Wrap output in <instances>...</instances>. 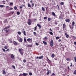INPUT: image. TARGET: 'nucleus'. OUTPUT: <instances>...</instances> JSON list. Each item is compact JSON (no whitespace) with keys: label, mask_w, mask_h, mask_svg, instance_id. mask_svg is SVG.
Listing matches in <instances>:
<instances>
[{"label":"nucleus","mask_w":76,"mask_h":76,"mask_svg":"<svg viewBox=\"0 0 76 76\" xmlns=\"http://www.w3.org/2000/svg\"><path fill=\"white\" fill-rule=\"evenodd\" d=\"M12 67H13V69H16L15 66L14 65L12 66Z\"/></svg>","instance_id":"nucleus-41"},{"label":"nucleus","mask_w":76,"mask_h":76,"mask_svg":"<svg viewBox=\"0 0 76 76\" xmlns=\"http://www.w3.org/2000/svg\"><path fill=\"white\" fill-rule=\"evenodd\" d=\"M22 50H23V49H22V48L18 49V51L19 53H20V54H21V55H23V51H22Z\"/></svg>","instance_id":"nucleus-1"},{"label":"nucleus","mask_w":76,"mask_h":76,"mask_svg":"<svg viewBox=\"0 0 76 76\" xmlns=\"http://www.w3.org/2000/svg\"><path fill=\"white\" fill-rule=\"evenodd\" d=\"M16 13L17 15H20V12H17Z\"/></svg>","instance_id":"nucleus-22"},{"label":"nucleus","mask_w":76,"mask_h":76,"mask_svg":"<svg viewBox=\"0 0 76 76\" xmlns=\"http://www.w3.org/2000/svg\"><path fill=\"white\" fill-rule=\"evenodd\" d=\"M49 29H50V31L52 32H53V30L51 29V28H50Z\"/></svg>","instance_id":"nucleus-54"},{"label":"nucleus","mask_w":76,"mask_h":76,"mask_svg":"<svg viewBox=\"0 0 76 76\" xmlns=\"http://www.w3.org/2000/svg\"><path fill=\"white\" fill-rule=\"evenodd\" d=\"M37 26H36L34 27V31H36L37 30L36 29V28H37Z\"/></svg>","instance_id":"nucleus-43"},{"label":"nucleus","mask_w":76,"mask_h":76,"mask_svg":"<svg viewBox=\"0 0 76 76\" xmlns=\"http://www.w3.org/2000/svg\"><path fill=\"white\" fill-rule=\"evenodd\" d=\"M42 42L45 45H47V42L44 41H42Z\"/></svg>","instance_id":"nucleus-14"},{"label":"nucleus","mask_w":76,"mask_h":76,"mask_svg":"<svg viewBox=\"0 0 76 76\" xmlns=\"http://www.w3.org/2000/svg\"><path fill=\"white\" fill-rule=\"evenodd\" d=\"M72 63H71V65H70V67H72Z\"/></svg>","instance_id":"nucleus-55"},{"label":"nucleus","mask_w":76,"mask_h":76,"mask_svg":"<svg viewBox=\"0 0 76 76\" xmlns=\"http://www.w3.org/2000/svg\"><path fill=\"white\" fill-rule=\"evenodd\" d=\"M66 60H67V61H70V59L69 58H67L66 59Z\"/></svg>","instance_id":"nucleus-21"},{"label":"nucleus","mask_w":76,"mask_h":76,"mask_svg":"<svg viewBox=\"0 0 76 76\" xmlns=\"http://www.w3.org/2000/svg\"><path fill=\"white\" fill-rule=\"evenodd\" d=\"M23 7V6H21L20 7V9H22V8Z\"/></svg>","instance_id":"nucleus-51"},{"label":"nucleus","mask_w":76,"mask_h":76,"mask_svg":"<svg viewBox=\"0 0 76 76\" xmlns=\"http://www.w3.org/2000/svg\"><path fill=\"white\" fill-rule=\"evenodd\" d=\"M24 42H25L26 43V42H26V39L24 38Z\"/></svg>","instance_id":"nucleus-36"},{"label":"nucleus","mask_w":76,"mask_h":76,"mask_svg":"<svg viewBox=\"0 0 76 76\" xmlns=\"http://www.w3.org/2000/svg\"><path fill=\"white\" fill-rule=\"evenodd\" d=\"M32 1H32V0H31V1H30V3H32Z\"/></svg>","instance_id":"nucleus-63"},{"label":"nucleus","mask_w":76,"mask_h":76,"mask_svg":"<svg viewBox=\"0 0 76 76\" xmlns=\"http://www.w3.org/2000/svg\"><path fill=\"white\" fill-rule=\"evenodd\" d=\"M57 6H58V9H59V6H58V5H57Z\"/></svg>","instance_id":"nucleus-62"},{"label":"nucleus","mask_w":76,"mask_h":76,"mask_svg":"<svg viewBox=\"0 0 76 76\" xmlns=\"http://www.w3.org/2000/svg\"><path fill=\"white\" fill-rule=\"evenodd\" d=\"M69 35L67 34L66 35V38H69Z\"/></svg>","instance_id":"nucleus-45"},{"label":"nucleus","mask_w":76,"mask_h":76,"mask_svg":"<svg viewBox=\"0 0 76 76\" xmlns=\"http://www.w3.org/2000/svg\"><path fill=\"white\" fill-rule=\"evenodd\" d=\"M52 15H53V16H56V14H55V13H54V12H52Z\"/></svg>","instance_id":"nucleus-16"},{"label":"nucleus","mask_w":76,"mask_h":76,"mask_svg":"<svg viewBox=\"0 0 76 76\" xmlns=\"http://www.w3.org/2000/svg\"><path fill=\"white\" fill-rule=\"evenodd\" d=\"M69 27H70V29H73L74 28L73 26H72V27L71 28L70 26H69Z\"/></svg>","instance_id":"nucleus-44"},{"label":"nucleus","mask_w":76,"mask_h":76,"mask_svg":"<svg viewBox=\"0 0 76 76\" xmlns=\"http://www.w3.org/2000/svg\"><path fill=\"white\" fill-rule=\"evenodd\" d=\"M57 24L58 23L57 22L55 23V25H57Z\"/></svg>","instance_id":"nucleus-58"},{"label":"nucleus","mask_w":76,"mask_h":76,"mask_svg":"<svg viewBox=\"0 0 76 76\" xmlns=\"http://www.w3.org/2000/svg\"><path fill=\"white\" fill-rule=\"evenodd\" d=\"M74 60H75V63H76V56H75L74 57Z\"/></svg>","instance_id":"nucleus-38"},{"label":"nucleus","mask_w":76,"mask_h":76,"mask_svg":"<svg viewBox=\"0 0 76 76\" xmlns=\"http://www.w3.org/2000/svg\"><path fill=\"white\" fill-rule=\"evenodd\" d=\"M12 12V13L11 14L12 15H13V14L14 13H15V12L14 11L13 12Z\"/></svg>","instance_id":"nucleus-53"},{"label":"nucleus","mask_w":76,"mask_h":76,"mask_svg":"<svg viewBox=\"0 0 76 76\" xmlns=\"http://www.w3.org/2000/svg\"><path fill=\"white\" fill-rule=\"evenodd\" d=\"M65 21L66 22H69L70 20H69V19H66L65 20Z\"/></svg>","instance_id":"nucleus-20"},{"label":"nucleus","mask_w":76,"mask_h":76,"mask_svg":"<svg viewBox=\"0 0 76 76\" xmlns=\"http://www.w3.org/2000/svg\"><path fill=\"white\" fill-rule=\"evenodd\" d=\"M28 22L27 23L29 25H31V22H32V20L31 19H28Z\"/></svg>","instance_id":"nucleus-3"},{"label":"nucleus","mask_w":76,"mask_h":76,"mask_svg":"<svg viewBox=\"0 0 76 76\" xmlns=\"http://www.w3.org/2000/svg\"><path fill=\"white\" fill-rule=\"evenodd\" d=\"M7 51H9V49H8L7 50H6Z\"/></svg>","instance_id":"nucleus-56"},{"label":"nucleus","mask_w":76,"mask_h":76,"mask_svg":"<svg viewBox=\"0 0 76 76\" xmlns=\"http://www.w3.org/2000/svg\"><path fill=\"white\" fill-rule=\"evenodd\" d=\"M58 41L59 42H60V41H61V39H59L58 40Z\"/></svg>","instance_id":"nucleus-57"},{"label":"nucleus","mask_w":76,"mask_h":76,"mask_svg":"<svg viewBox=\"0 0 76 76\" xmlns=\"http://www.w3.org/2000/svg\"><path fill=\"white\" fill-rule=\"evenodd\" d=\"M18 9V7H17L15 6L14 7V9L15 10H17V9Z\"/></svg>","instance_id":"nucleus-25"},{"label":"nucleus","mask_w":76,"mask_h":76,"mask_svg":"<svg viewBox=\"0 0 76 76\" xmlns=\"http://www.w3.org/2000/svg\"><path fill=\"white\" fill-rule=\"evenodd\" d=\"M22 38H20L19 41L20 42H22Z\"/></svg>","instance_id":"nucleus-12"},{"label":"nucleus","mask_w":76,"mask_h":76,"mask_svg":"<svg viewBox=\"0 0 76 76\" xmlns=\"http://www.w3.org/2000/svg\"><path fill=\"white\" fill-rule=\"evenodd\" d=\"M36 45H39V44L37 43V42H36Z\"/></svg>","instance_id":"nucleus-47"},{"label":"nucleus","mask_w":76,"mask_h":76,"mask_svg":"<svg viewBox=\"0 0 76 76\" xmlns=\"http://www.w3.org/2000/svg\"><path fill=\"white\" fill-rule=\"evenodd\" d=\"M37 26L39 27V29H41V26L40 25H39V23H38L37 24Z\"/></svg>","instance_id":"nucleus-7"},{"label":"nucleus","mask_w":76,"mask_h":76,"mask_svg":"<svg viewBox=\"0 0 76 76\" xmlns=\"http://www.w3.org/2000/svg\"><path fill=\"white\" fill-rule=\"evenodd\" d=\"M19 76H23V74H20L19 75Z\"/></svg>","instance_id":"nucleus-46"},{"label":"nucleus","mask_w":76,"mask_h":76,"mask_svg":"<svg viewBox=\"0 0 76 76\" xmlns=\"http://www.w3.org/2000/svg\"><path fill=\"white\" fill-rule=\"evenodd\" d=\"M56 39H60V37H57L56 38Z\"/></svg>","instance_id":"nucleus-26"},{"label":"nucleus","mask_w":76,"mask_h":76,"mask_svg":"<svg viewBox=\"0 0 76 76\" xmlns=\"http://www.w3.org/2000/svg\"><path fill=\"white\" fill-rule=\"evenodd\" d=\"M43 58H44V56H39V57L37 56L36 58V59L38 60V58L39 59L41 60Z\"/></svg>","instance_id":"nucleus-4"},{"label":"nucleus","mask_w":76,"mask_h":76,"mask_svg":"<svg viewBox=\"0 0 76 76\" xmlns=\"http://www.w3.org/2000/svg\"><path fill=\"white\" fill-rule=\"evenodd\" d=\"M66 25H65V24H64L63 25V29H64V28H65V27H66Z\"/></svg>","instance_id":"nucleus-13"},{"label":"nucleus","mask_w":76,"mask_h":76,"mask_svg":"<svg viewBox=\"0 0 76 76\" xmlns=\"http://www.w3.org/2000/svg\"><path fill=\"white\" fill-rule=\"evenodd\" d=\"M10 27V26H7V27L5 28H4V29H8V28H9Z\"/></svg>","instance_id":"nucleus-15"},{"label":"nucleus","mask_w":76,"mask_h":76,"mask_svg":"<svg viewBox=\"0 0 76 76\" xmlns=\"http://www.w3.org/2000/svg\"><path fill=\"white\" fill-rule=\"evenodd\" d=\"M14 44L15 45H18V42L14 41Z\"/></svg>","instance_id":"nucleus-6"},{"label":"nucleus","mask_w":76,"mask_h":76,"mask_svg":"<svg viewBox=\"0 0 76 76\" xmlns=\"http://www.w3.org/2000/svg\"><path fill=\"white\" fill-rule=\"evenodd\" d=\"M4 5H0V7H3Z\"/></svg>","instance_id":"nucleus-31"},{"label":"nucleus","mask_w":76,"mask_h":76,"mask_svg":"<svg viewBox=\"0 0 76 76\" xmlns=\"http://www.w3.org/2000/svg\"><path fill=\"white\" fill-rule=\"evenodd\" d=\"M47 19V17H45L44 18V19L45 20V19Z\"/></svg>","instance_id":"nucleus-48"},{"label":"nucleus","mask_w":76,"mask_h":76,"mask_svg":"<svg viewBox=\"0 0 76 76\" xmlns=\"http://www.w3.org/2000/svg\"><path fill=\"white\" fill-rule=\"evenodd\" d=\"M60 4H61V5H63L64 4V2H61V3H60Z\"/></svg>","instance_id":"nucleus-27"},{"label":"nucleus","mask_w":76,"mask_h":76,"mask_svg":"<svg viewBox=\"0 0 76 76\" xmlns=\"http://www.w3.org/2000/svg\"><path fill=\"white\" fill-rule=\"evenodd\" d=\"M49 34H50V35H53V33L51 31H50Z\"/></svg>","instance_id":"nucleus-19"},{"label":"nucleus","mask_w":76,"mask_h":76,"mask_svg":"<svg viewBox=\"0 0 76 76\" xmlns=\"http://www.w3.org/2000/svg\"><path fill=\"white\" fill-rule=\"evenodd\" d=\"M52 57H53L54 58V57L55 56V55L54 54H52Z\"/></svg>","instance_id":"nucleus-28"},{"label":"nucleus","mask_w":76,"mask_h":76,"mask_svg":"<svg viewBox=\"0 0 76 76\" xmlns=\"http://www.w3.org/2000/svg\"><path fill=\"white\" fill-rule=\"evenodd\" d=\"M73 74H74V75H76V70L74 71Z\"/></svg>","instance_id":"nucleus-30"},{"label":"nucleus","mask_w":76,"mask_h":76,"mask_svg":"<svg viewBox=\"0 0 76 76\" xmlns=\"http://www.w3.org/2000/svg\"><path fill=\"white\" fill-rule=\"evenodd\" d=\"M28 7H31V5L29 3H28Z\"/></svg>","instance_id":"nucleus-10"},{"label":"nucleus","mask_w":76,"mask_h":76,"mask_svg":"<svg viewBox=\"0 0 76 76\" xmlns=\"http://www.w3.org/2000/svg\"><path fill=\"white\" fill-rule=\"evenodd\" d=\"M13 8H11L9 10H12V9H13Z\"/></svg>","instance_id":"nucleus-50"},{"label":"nucleus","mask_w":76,"mask_h":76,"mask_svg":"<svg viewBox=\"0 0 76 76\" xmlns=\"http://www.w3.org/2000/svg\"><path fill=\"white\" fill-rule=\"evenodd\" d=\"M11 57L12 59H14V58H15V57H14V56L13 54L11 55Z\"/></svg>","instance_id":"nucleus-8"},{"label":"nucleus","mask_w":76,"mask_h":76,"mask_svg":"<svg viewBox=\"0 0 76 76\" xmlns=\"http://www.w3.org/2000/svg\"><path fill=\"white\" fill-rule=\"evenodd\" d=\"M13 3H10V5H12H12H13Z\"/></svg>","instance_id":"nucleus-49"},{"label":"nucleus","mask_w":76,"mask_h":76,"mask_svg":"<svg viewBox=\"0 0 76 76\" xmlns=\"http://www.w3.org/2000/svg\"><path fill=\"white\" fill-rule=\"evenodd\" d=\"M29 75L30 76H32V73L31 72H29Z\"/></svg>","instance_id":"nucleus-32"},{"label":"nucleus","mask_w":76,"mask_h":76,"mask_svg":"<svg viewBox=\"0 0 76 76\" xmlns=\"http://www.w3.org/2000/svg\"><path fill=\"white\" fill-rule=\"evenodd\" d=\"M72 26H75V22H73L72 23Z\"/></svg>","instance_id":"nucleus-18"},{"label":"nucleus","mask_w":76,"mask_h":76,"mask_svg":"<svg viewBox=\"0 0 76 76\" xmlns=\"http://www.w3.org/2000/svg\"><path fill=\"white\" fill-rule=\"evenodd\" d=\"M50 45L51 47H53L54 46V42H53V40H52L50 42Z\"/></svg>","instance_id":"nucleus-2"},{"label":"nucleus","mask_w":76,"mask_h":76,"mask_svg":"<svg viewBox=\"0 0 76 76\" xmlns=\"http://www.w3.org/2000/svg\"><path fill=\"white\" fill-rule=\"evenodd\" d=\"M48 7H46V10H47V9H48Z\"/></svg>","instance_id":"nucleus-64"},{"label":"nucleus","mask_w":76,"mask_h":76,"mask_svg":"<svg viewBox=\"0 0 76 76\" xmlns=\"http://www.w3.org/2000/svg\"><path fill=\"white\" fill-rule=\"evenodd\" d=\"M47 71H48L47 72V75H48L50 74V73H51V70H48V69H47Z\"/></svg>","instance_id":"nucleus-5"},{"label":"nucleus","mask_w":76,"mask_h":76,"mask_svg":"<svg viewBox=\"0 0 76 76\" xmlns=\"http://www.w3.org/2000/svg\"><path fill=\"white\" fill-rule=\"evenodd\" d=\"M6 22H7V19H6V20H5L4 21V23H5Z\"/></svg>","instance_id":"nucleus-37"},{"label":"nucleus","mask_w":76,"mask_h":76,"mask_svg":"<svg viewBox=\"0 0 76 76\" xmlns=\"http://www.w3.org/2000/svg\"><path fill=\"white\" fill-rule=\"evenodd\" d=\"M44 39L47 40V39H48V38L47 37H45L44 38Z\"/></svg>","instance_id":"nucleus-35"},{"label":"nucleus","mask_w":76,"mask_h":76,"mask_svg":"<svg viewBox=\"0 0 76 76\" xmlns=\"http://www.w3.org/2000/svg\"><path fill=\"white\" fill-rule=\"evenodd\" d=\"M6 72L4 70H3V72L2 73L3 74H4V75H6Z\"/></svg>","instance_id":"nucleus-23"},{"label":"nucleus","mask_w":76,"mask_h":76,"mask_svg":"<svg viewBox=\"0 0 76 76\" xmlns=\"http://www.w3.org/2000/svg\"><path fill=\"white\" fill-rule=\"evenodd\" d=\"M74 44H75V45H76V42H74Z\"/></svg>","instance_id":"nucleus-61"},{"label":"nucleus","mask_w":76,"mask_h":76,"mask_svg":"<svg viewBox=\"0 0 76 76\" xmlns=\"http://www.w3.org/2000/svg\"><path fill=\"white\" fill-rule=\"evenodd\" d=\"M52 75H56V74L53 73H52Z\"/></svg>","instance_id":"nucleus-60"},{"label":"nucleus","mask_w":76,"mask_h":76,"mask_svg":"<svg viewBox=\"0 0 76 76\" xmlns=\"http://www.w3.org/2000/svg\"><path fill=\"white\" fill-rule=\"evenodd\" d=\"M23 34L25 36H26V32L25 31H23Z\"/></svg>","instance_id":"nucleus-17"},{"label":"nucleus","mask_w":76,"mask_h":76,"mask_svg":"<svg viewBox=\"0 0 76 76\" xmlns=\"http://www.w3.org/2000/svg\"><path fill=\"white\" fill-rule=\"evenodd\" d=\"M32 7H34V3H32Z\"/></svg>","instance_id":"nucleus-52"},{"label":"nucleus","mask_w":76,"mask_h":76,"mask_svg":"<svg viewBox=\"0 0 76 76\" xmlns=\"http://www.w3.org/2000/svg\"><path fill=\"white\" fill-rule=\"evenodd\" d=\"M33 34H34V35H35V36H36V34H37V33H36V32H33Z\"/></svg>","instance_id":"nucleus-39"},{"label":"nucleus","mask_w":76,"mask_h":76,"mask_svg":"<svg viewBox=\"0 0 76 76\" xmlns=\"http://www.w3.org/2000/svg\"><path fill=\"white\" fill-rule=\"evenodd\" d=\"M7 48H8V47L7 46H5V47H4V48L6 50V49H7Z\"/></svg>","instance_id":"nucleus-34"},{"label":"nucleus","mask_w":76,"mask_h":76,"mask_svg":"<svg viewBox=\"0 0 76 76\" xmlns=\"http://www.w3.org/2000/svg\"><path fill=\"white\" fill-rule=\"evenodd\" d=\"M27 41H31V39L28 38L27 39Z\"/></svg>","instance_id":"nucleus-40"},{"label":"nucleus","mask_w":76,"mask_h":76,"mask_svg":"<svg viewBox=\"0 0 76 76\" xmlns=\"http://www.w3.org/2000/svg\"><path fill=\"white\" fill-rule=\"evenodd\" d=\"M48 21H50V20H51V18H48Z\"/></svg>","instance_id":"nucleus-33"},{"label":"nucleus","mask_w":76,"mask_h":76,"mask_svg":"<svg viewBox=\"0 0 76 76\" xmlns=\"http://www.w3.org/2000/svg\"><path fill=\"white\" fill-rule=\"evenodd\" d=\"M23 61L24 63H26V60H25V59H24L23 60Z\"/></svg>","instance_id":"nucleus-42"},{"label":"nucleus","mask_w":76,"mask_h":76,"mask_svg":"<svg viewBox=\"0 0 76 76\" xmlns=\"http://www.w3.org/2000/svg\"><path fill=\"white\" fill-rule=\"evenodd\" d=\"M23 76H26L28 75L27 73H23Z\"/></svg>","instance_id":"nucleus-11"},{"label":"nucleus","mask_w":76,"mask_h":76,"mask_svg":"<svg viewBox=\"0 0 76 76\" xmlns=\"http://www.w3.org/2000/svg\"><path fill=\"white\" fill-rule=\"evenodd\" d=\"M65 35L66 36L67 35V33H65Z\"/></svg>","instance_id":"nucleus-59"},{"label":"nucleus","mask_w":76,"mask_h":76,"mask_svg":"<svg viewBox=\"0 0 76 76\" xmlns=\"http://www.w3.org/2000/svg\"><path fill=\"white\" fill-rule=\"evenodd\" d=\"M42 10L44 12L45 10V8H44L43 7H42Z\"/></svg>","instance_id":"nucleus-9"},{"label":"nucleus","mask_w":76,"mask_h":76,"mask_svg":"<svg viewBox=\"0 0 76 76\" xmlns=\"http://www.w3.org/2000/svg\"><path fill=\"white\" fill-rule=\"evenodd\" d=\"M2 50L4 53H6V50L4 48H2Z\"/></svg>","instance_id":"nucleus-29"},{"label":"nucleus","mask_w":76,"mask_h":76,"mask_svg":"<svg viewBox=\"0 0 76 76\" xmlns=\"http://www.w3.org/2000/svg\"><path fill=\"white\" fill-rule=\"evenodd\" d=\"M18 35H21V32L20 31H18Z\"/></svg>","instance_id":"nucleus-24"}]
</instances>
